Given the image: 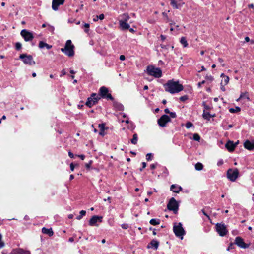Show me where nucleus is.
<instances>
[{
    "label": "nucleus",
    "mask_w": 254,
    "mask_h": 254,
    "mask_svg": "<svg viewBox=\"0 0 254 254\" xmlns=\"http://www.w3.org/2000/svg\"><path fill=\"white\" fill-rule=\"evenodd\" d=\"M168 23H169V25H170V26H172V25H175V23L172 20H171L170 22H169Z\"/></svg>",
    "instance_id": "54"
},
{
    "label": "nucleus",
    "mask_w": 254,
    "mask_h": 254,
    "mask_svg": "<svg viewBox=\"0 0 254 254\" xmlns=\"http://www.w3.org/2000/svg\"><path fill=\"white\" fill-rule=\"evenodd\" d=\"M216 229L217 232L221 236H224L228 233L226 226L223 223H217L216 224Z\"/></svg>",
    "instance_id": "10"
},
{
    "label": "nucleus",
    "mask_w": 254,
    "mask_h": 254,
    "mask_svg": "<svg viewBox=\"0 0 254 254\" xmlns=\"http://www.w3.org/2000/svg\"><path fill=\"white\" fill-rule=\"evenodd\" d=\"M2 236L0 234V249L3 248L4 246V243L1 241Z\"/></svg>",
    "instance_id": "44"
},
{
    "label": "nucleus",
    "mask_w": 254,
    "mask_h": 254,
    "mask_svg": "<svg viewBox=\"0 0 254 254\" xmlns=\"http://www.w3.org/2000/svg\"><path fill=\"white\" fill-rule=\"evenodd\" d=\"M86 212L85 210H81L80 212V215L76 217L77 220H80L86 215Z\"/></svg>",
    "instance_id": "35"
},
{
    "label": "nucleus",
    "mask_w": 254,
    "mask_h": 254,
    "mask_svg": "<svg viewBox=\"0 0 254 254\" xmlns=\"http://www.w3.org/2000/svg\"><path fill=\"white\" fill-rule=\"evenodd\" d=\"M99 94L102 98L111 100H114V98L112 97V95L109 93L108 89L105 86H102L100 88Z\"/></svg>",
    "instance_id": "6"
},
{
    "label": "nucleus",
    "mask_w": 254,
    "mask_h": 254,
    "mask_svg": "<svg viewBox=\"0 0 254 254\" xmlns=\"http://www.w3.org/2000/svg\"><path fill=\"white\" fill-rule=\"evenodd\" d=\"M193 126V124L190 122H188L186 124V127L187 128H190Z\"/></svg>",
    "instance_id": "43"
},
{
    "label": "nucleus",
    "mask_w": 254,
    "mask_h": 254,
    "mask_svg": "<svg viewBox=\"0 0 254 254\" xmlns=\"http://www.w3.org/2000/svg\"><path fill=\"white\" fill-rule=\"evenodd\" d=\"M193 138L195 141H199V140L200 139V136H199V135L198 134L194 133L193 134Z\"/></svg>",
    "instance_id": "36"
},
{
    "label": "nucleus",
    "mask_w": 254,
    "mask_h": 254,
    "mask_svg": "<svg viewBox=\"0 0 254 254\" xmlns=\"http://www.w3.org/2000/svg\"><path fill=\"white\" fill-rule=\"evenodd\" d=\"M138 137L137 134H134L133 135V138L131 139V142L133 144H136L137 142Z\"/></svg>",
    "instance_id": "31"
},
{
    "label": "nucleus",
    "mask_w": 254,
    "mask_h": 254,
    "mask_svg": "<svg viewBox=\"0 0 254 254\" xmlns=\"http://www.w3.org/2000/svg\"><path fill=\"white\" fill-rule=\"evenodd\" d=\"M99 127L100 129V130H105V126L104 124H101L99 125Z\"/></svg>",
    "instance_id": "45"
},
{
    "label": "nucleus",
    "mask_w": 254,
    "mask_h": 254,
    "mask_svg": "<svg viewBox=\"0 0 254 254\" xmlns=\"http://www.w3.org/2000/svg\"><path fill=\"white\" fill-rule=\"evenodd\" d=\"M102 216L94 215L90 219L89 223L90 226H94L97 222H101L102 221Z\"/></svg>",
    "instance_id": "16"
},
{
    "label": "nucleus",
    "mask_w": 254,
    "mask_h": 254,
    "mask_svg": "<svg viewBox=\"0 0 254 254\" xmlns=\"http://www.w3.org/2000/svg\"><path fill=\"white\" fill-rule=\"evenodd\" d=\"M19 58L21 59L25 64L33 65L35 64L31 55L22 54L20 55Z\"/></svg>",
    "instance_id": "8"
},
{
    "label": "nucleus",
    "mask_w": 254,
    "mask_h": 254,
    "mask_svg": "<svg viewBox=\"0 0 254 254\" xmlns=\"http://www.w3.org/2000/svg\"><path fill=\"white\" fill-rule=\"evenodd\" d=\"M38 46L40 49H42L45 47L47 49H50L52 48V45H49L42 41L39 42Z\"/></svg>",
    "instance_id": "25"
},
{
    "label": "nucleus",
    "mask_w": 254,
    "mask_h": 254,
    "mask_svg": "<svg viewBox=\"0 0 254 254\" xmlns=\"http://www.w3.org/2000/svg\"><path fill=\"white\" fill-rule=\"evenodd\" d=\"M238 176V170L236 169L235 170L232 169H229L227 171V177L228 178L232 181H234L236 180Z\"/></svg>",
    "instance_id": "13"
},
{
    "label": "nucleus",
    "mask_w": 254,
    "mask_h": 254,
    "mask_svg": "<svg viewBox=\"0 0 254 254\" xmlns=\"http://www.w3.org/2000/svg\"><path fill=\"white\" fill-rule=\"evenodd\" d=\"M164 112H165V113H166V114H169V113H170V111H169V109H168V108L165 109L164 110Z\"/></svg>",
    "instance_id": "63"
},
{
    "label": "nucleus",
    "mask_w": 254,
    "mask_h": 254,
    "mask_svg": "<svg viewBox=\"0 0 254 254\" xmlns=\"http://www.w3.org/2000/svg\"><path fill=\"white\" fill-rule=\"evenodd\" d=\"M221 77L222 78L221 84L226 85L229 82V78L227 76H225L224 74H222Z\"/></svg>",
    "instance_id": "27"
},
{
    "label": "nucleus",
    "mask_w": 254,
    "mask_h": 254,
    "mask_svg": "<svg viewBox=\"0 0 254 254\" xmlns=\"http://www.w3.org/2000/svg\"><path fill=\"white\" fill-rule=\"evenodd\" d=\"M129 16L128 13H125L120 16L119 21H122L123 22H127L129 19Z\"/></svg>",
    "instance_id": "24"
},
{
    "label": "nucleus",
    "mask_w": 254,
    "mask_h": 254,
    "mask_svg": "<svg viewBox=\"0 0 254 254\" xmlns=\"http://www.w3.org/2000/svg\"><path fill=\"white\" fill-rule=\"evenodd\" d=\"M104 131L105 130H100L99 134L101 136H104L105 134Z\"/></svg>",
    "instance_id": "57"
},
{
    "label": "nucleus",
    "mask_w": 254,
    "mask_h": 254,
    "mask_svg": "<svg viewBox=\"0 0 254 254\" xmlns=\"http://www.w3.org/2000/svg\"><path fill=\"white\" fill-rule=\"evenodd\" d=\"M125 56L123 55H122L120 56V59L121 60V61H123V60H125Z\"/></svg>",
    "instance_id": "55"
},
{
    "label": "nucleus",
    "mask_w": 254,
    "mask_h": 254,
    "mask_svg": "<svg viewBox=\"0 0 254 254\" xmlns=\"http://www.w3.org/2000/svg\"><path fill=\"white\" fill-rule=\"evenodd\" d=\"M236 244L237 245H238V236H237L236 238H235V242H234V243H231L229 246L228 247V248H227V250L228 251H229L232 249L234 248V244Z\"/></svg>",
    "instance_id": "30"
},
{
    "label": "nucleus",
    "mask_w": 254,
    "mask_h": 254,
    "mask_svg": "<svg viewBox=\"0 0 254 254\" xmlns=\"http://www.w3.org/2000/svg\"><path fill=\"white\" fill-rule=\"evenodd\" d=\"M20 34L26 42L31 41L34 38L33 33L26 29L21 30Z\"/></svg>",
    "instance_id": "11"
},
{
    "label": "nucleus",
    "mask_w": 254,
    "mask_h": 254,
    "mask_svg": "<svg viewBox=\"0 0 254 254\" xmlns=\"http://www.w3.org/2000/svg\"><path fill=\"white\" fill-rule=\"evenodd\" d=\"M169 0L171 1V5L175 9L180 8L185 4V3L182 1V0H178L177 1H176L175 0Z\"/></svg>",
    "instance_id": "15"
},
{
    "label": "nucleus",
    "mask_w": 254,
    "mask_h": 254,
    "mask_svg": "<svg viewBox=\"0 0 254 254\" xmlns=\"http://www.w3.org/2000/svg\"><path fill=\"white\" fill-rule=\"evenodd\" d=\"M170 121L171 119L168 115H163L158 120L157 123L160 127H165L166 124Z\"/></svg>",
    "instance_id": "12"
},
{
    "label": "nucleus",
    "mask_w": 254,
    "mask_h": 254,
    "mask_svg": "<svg viewBox=\"0 0 254 254\" xmlns=\"http://www.w3.org/2000/svg\"><path fill=\"white\" fill-rule=\"evenodd\" d=\"M245 148L248 150H252L254 149V142L247 140L244 143Z\"/></svg>",
    "instance_id": "19"
},
{
    "label": "nucleus",
    "mask_w": 254,
    "mask_h": 254,
    "mask_svg": "<svg viewBox=\"0 0 254 254\" xmlns=\"http://www.w3.org/2000/svg\"><path fill=\"white\" fill-rule=\"evenodd\" d=\"M77 156L80 158L82 160H84L85 158V156L84 155H78Z\"/></svg>",
    "instance_id": "58"
},
{
    "label": "nucleus",
    "mask_w": 254,
    "mask_h": 254,
    "mask_svg": "<svg viewBox=\"0 0 254 254\" xmlns=\"http://www.w3.org/2000/svg\"><path fill=\"white\" fill-rule=\"evenodd\" d=\"M21 46H22V45L19 42H17L16 44H15V49L17 50H19L21 48Z\"/></svg>",
    "instance_id": "40"
},
{
    "label": "nucleus",
    "mask_w": 254,
    "mask_h": 254,
    "mask_svg": "<svg viewBox=\"0 0 254 254\" xmlns=\"http://www.w3.org/2000/svg\"><path fill=\"white\" fill-rule=\"evenodd\" d=\"M142 168L140 169V171H142L143 168H145L146 166V164L145 162H142Z\"/></svg>",
    "instance_id": "49"
},
{
    "label": "nucleus",
    "mask_w": 254,
    "mask_h": 254,
    "mask_svg": "<svg viewBox=\"0 0 254 254\" xmlns=\"http://www.w3.org/2000/svg\"><path fill=\"white\" fill-rule=\"evenodd\" d=\"M160 38L162 40V41H164L165 39H166V37L165 36L163 35H161L160 36Z\"/></svg>",
    "instance_id": "64"
},
{
    "label": "nucleus",
    "mask_w": 254,
    "mask_h": 254,
    "mask_svg": "<svg viewBox=\"0 0 254 254\" xmlns=\"http://www.w3.org/2000/svg\"><path fill=\"white\" fill-rule=\"evenodd\" d=\"M74 46L72 44L71 41L70 40H68L66 42L64 48H62L61 50L66 55H67L69 57H72L74 54Z\"/></svg>",
    "instance_id": "2"
},
{
    "label": "nucleus",
    "mask_w": 254,
    "mask_h": 254,
    "mask_svg": "<svg viewBox=\"0 0 254 254\" xmlns=\"http://www.w3.org/2000/svg\"><path fill=\"white\" fill-rule=\"evenodd\" d=\"M84 27L85 28V32L86 33H87L88 31H89V26H90V24H88V23H85L83 25Z\"/></svg>",
    "instance_id": "39"
},
{
    "label": "nucleus",
    "mask_w": 254,
    "mask_h": 254,
    "mask_svg": "<svg viewBox=\"0 0 254 254\" xmlns=\"http://www.w3.org/2000/svg\"><path fill=\"white\" fill-rule=\"evenodd\" d=\"M202 212L203 213V214L205 215L206 216H207L208 218H209V215H207V214L205 212V210L204 209H202Z\"/></svg>",
    "instance_id": "60"
},
{
    "label": "nucleus",
    "mask_w": 254,
    "mask_h": 254,
    "mask_svg": "<svg viewBox=\"0 0 254 254\" xmlns=\"http://www.w3.org/2000/svg\"><path fill=\"white\" fill-rule=\"evenodd\" d=\"M169 115H170V117H171L172 118H175L176 117V114L175 112H170L169 113Z\"/></svg>",
    "instance_id": "47"
},
{
    "label": "nucleus",
    "mask_w": 254,
    "mask_h": 254,
    "mask_svg": "<svg viewBox=\"0 0 254 254\" xmlns=\"http://www.w3.org/2000/svg\"><path fill=\"white\" fill-rule=\"evenodd\" d=\"M238 111V107H236L235 109L234 108H230L229 112L232 113H234L235 112Z\"/></svg>",
    "instance_id": "42"
},
{
    "label": "nucleus",
    "mask_w": 254,
    "mask_h": 254,
    "mask_svg": "<svg viewBox=\"0 0 254 254\" xmlns=\"http://www.w3.org/2000/svg\"><path fill=\"white\" fill-rule=\"evenodd\" d=\"M205 82H206V81H205V80H203L202 82H199L198 83V86L199 87H200L201 86V85L204 84Z\"/></svg>",
    "instance_id": "52"
},
{
    "label": "nucleus",
    "mask_w": 254,
    "mask_h": 254,
    "mask_svg": "<svg viewBox=\"0 0 254 254\" xmlns=\"http://www.w3.org/2000/svg\"><path fill=\"white\" fill-rule=\"evenodd\" d=\"M164 20L166 22H170V21L171 20V19H170L168 16H167V17H165L164 18Z\"/></svg>",
    "instance_id": "59"
},
{
    "label": "nucleus",
    "mask_w": 254,
    "mask_h": 254,
    "mask_svg": "<svg viewBox=\"0 0 254 254\" xmlns=\"http://www.w3.org/2000/svg\"><path fill=\"white\" fill-rule=\"evenodd\" d=\"M147 73L155 78H159L162 76V71L160 68L155 67L152 65H148L146 69Z\"/></svg>",
    "instance_id": "3"
},
{
    "label": "nucleus",
    "mask_w": 254,
    "mask_h": 254,
    "mask_svg": "<svg viewBox=\"0 0 254 254\" xmlns=\"http://www.w3.org/2000/svg\"><path fill=\"white\" fill-rule=\"evenodd\" d=\"M165 90L171 94L178 93L183 90V86L179 84V81H175L173 80H170L163 85Z\"/></svg>",
    "instance_id": "1"
},
{
    "label": "nucleus",
    "mask_w": 254,
    "mask_h": 254,
    "mask_svg": "<svg viewBox=\"0 0 254 254\" xmlns=\"http://www.w3.org/2000/svg\"><path fill=\"white\" fill-rule=\"evenodd\" d=\"M180 43L183 45L184 47H187L188 45L186 38L184 37L181 38Z\"/></svg>",
    "instance_id": "33"
},
{
    "label": "nucleus",
    "mask_w": 254,
    "mask_h": 254,
    "mask_svg": "<svg viewBox=\"0 0 254 254\" xmlns=\"http://www.w3.org/2000/svg\"><path fill=\"white\" fill-rule=\"evenodd\" d=\"M152 156L151 153H147L146 155V159L147 161H149L152 160Z\"/></svg>",
    "instance_id": "38"
},
{
    "label": "nucleus",
    "mask_w": 254,
    "mask_h": 254,
    "mask_svg": "<svg viewBox=\"0 0 254 254\" xmlns=\"http://www.w3.org/2000/svg\"><path fill=\"white\" fill-rule=\"evenodd\" d=\"M237 144H238V140L236 142L235 144L232 141H229L226 144L225 146L230 152H232Z\"/></svg>",
    "instance_id": "18"
},
{
    "label": "nucleus",
    "mask_w": 254,
    "mask_h": 254,
    "mask_svg": "<svg viewBox=\"0 0 254 254\" xmlns=\"http://www.w3.org/2000/svg\"><path fill=\"white\" fill-rule=\"evenodd\" d=\"M65 0H53L52 4V8L54 11H57L60 5H63Z\"/></svg>",
    "instance_id": "14"
},
{
    "label": "nucleus",
    "mask_w": 254,
    "mask_h": 254,
    "mask_svg": "<svg viewBox=\"0 0 254 254\" xmlns=\"http://www.w3.org/2000/svg\"><path fill=\"white\" fill-rule=\"evenodd\" d=\"M203 165L202 163L198 162L195 165V168L196 170L200 171L203 169Z\"/></svg>",
    "instance_id": "32"
},
{
    "label": "nucleus",
    "mask_w": 254,
    "mask_h": 254,
    "mask_svg": "<svg viewBox=\"0 0 254 254\" xmlns=\"http://www.w3.org/2000/svg\"><path fill=\"white\" fill-rule=\"evenodd\" d=\"M66 72L65 69H63L61 71V76L66 75Z\"/></svg>",
    "instance_id": "50"
},
{
    "label": "nucleus",
    "mask_w": 254,
    "mask_h": 254,
    "mask_svg": "<svg viewBox=\"0 0 254 254\" xmlns=\"http://www.w3.org/2000/svg\"><path fill=\"white\" fill-rule=\"evenodd\" d=\"M202 116H203V118L204 119H206V120H210V118L211 117H214V115L211 116L209 112H206L205 110H204V111H203Z\"/></svg>",
    "instance_id": "29"
},
{
    "label": "nucleus",
    "mask_w": 254,
    "mask_h": 254,
    "mask_svg": "<svg viewBox=\"0 0 254 254\" xmlns=\"http://www.w3.org/2000/svg\"><path fill=\"white\" fill-rule=\"evenodd\" d=\"M99 19L103 20L104 18V15L103 14H100L99 16H98Z\"/></svg>",
    "instance_id": "51"
},
{
    "label": "nucleus",
    "mask_w": 254,
    "mask_h": 254,
    "mask_svg": "<svg viewBox=\"0 0 254 254\" xmlns=\"http://www.w3.org/2000/svg\"><path fill=\"white\" fill-rule=\"evenodd\" d=\"M221 89L223 91H225V88L224 87V84H221Z\"/></svg>",
    "instance_id": "62"
},
{
    "label": "nucleus",
    "mask_w": 254,
    "mask_h": 254,
    "mask_svg": "<svg viewBox=\"0 0 254 254\" xmlns=\"http://www.w3.org/2000/svg\"><path fill=\"white\" fill-rule=\"evenodd\" d=\"M149 222L152 225H156L159 224L160 220L156 219H151Z\"/></svg>",
    "instance_id": "34"
},
{
    "label": "nucleus",
    "mask_w": 254,
    "mask_h": 254,
    "mask_svg": "<svg viewBox=\"0 0 254 254\" xmlns=\"http://www.w3.org/2000/svg\"><path fill=\"white\" fill-rule=\"evenodd\" d=\"M173 232L177 237L180 238L181 239H183V236L185 234V230H184L181 223L174 224L173 226Z\"/></svg>",
    "instance_id": "4"
},
{
    "label": "nucleus",
    "mask_w": 254,
    "mask_h": 254,
    "mask_svg": "<svg viewBox=\"0 0 254 254\" xmlns=\"http://www.w3.org/2000/svg\"><path fill=\"white\" fill-rule=\"evenodd\" d=\"M188 99L187 95H184L180 97V100L182 102H184Z\"/></svg>",
    "instance_id": "41"
},
{
    "label": "nucleus",
    "mask_w": 254,
    "mask_h": 254,
    "mask_svg": "<svg viewBox=\"0 0 254 254\" xmlns=\"http://www.w3.org/2000/svg\"><path fill=\"white\" fill-rule=\"evenodd\" d=\"M170 190L174 192L179 193L182 190V188L178 185L173 184L170 187Z\"/></svg>",
    "instance_id": "20"
},
{
    "label": "nucleus",
    "mask_w": 254,
    "mask_h": 254,
    "mask_svg": "<svg viewBox=\"0 0 254 254\" xmlns=\"http://www.w3.org/2000/svg\"><path fill=\"white\" fill-rule=\"evenodd\" d=\"M93 161L92 160H90L89 163H86L85 164V166L87 168V169H89L91 167V165L92 164Z\"/></svg>",
    "instance_id": "46"
},
{
    "label": "nucleus",
    "mask_w": 254,
    "mask_h": 254,
    "mask_svg": "<svg viewBox=\"0 0 254 254\" xmlns=\"http://www.w3.org/2000/svg\"><path fill=\"white\" fill-rule=\"evenodd\" d=\"M68 155L71 158H74V154L71 151L68 152Z\"/></svg>",
    "instance_id": "53"
},
{
    "label": "nucleus",
    "mask_w": 254,
    "mask_h": 254,
    "mask_svg": "<svg viewBox=\"0 0 254 254\" xmlns=\"http://www.w3.org/2000/svg\"><path fill=\"white\" fill-rule=\"evenodd\" d=\"M206 82H211L213 80V77L211 75L206 76Z\"/></svg>",
    "instance_id": "37"
},
{
    "label": "nucleus",
    "mask_w": 254,
    "mask_h": 254,
    "mask_svg": "<svg viewBox=\"0 0 254 254\" xmlns=\"http://www.w3.org/2000/svg\"><path fill=\"white\" fill-rule=\"evenodd\" d=\"M70 169L72 171H73L74 170V168H75V166L73 164V163H71L70 165Z\"/></svg>",
    "instance_id": "48"
},
{
    "label": "nucleus",
    "mask_w": 254,
    "mask_h": 254,
    "mask_svg": "<svg viewBox=\"0 0 254 254\" xmlns=\"http://www.w3.org/2000/svg\"><path fill=\"white\" fill-rule=\"evenodd\" d=\"M251 244V243H245L244 241V240L239 237V247H241L243 249L248 248Z\"/></svg>",
    "instance_id": "21"
},
{
    "label": "nucleus",
    "mask_w": 254,
    "mask_h": 254,
    "mask_svg": "<svg viewBox=\"0 0 254 254\" xmlns=\"http://www.w3.org/2000/svg\"><path fill=\"white\" fill-rule=\"evenodd\" d=\"M251 100L248 92L242 93L239 96V103L244 107H248L250 105Z\"/></svg>",
    "instance_id": "5"
},
{
    "label": "nucleus",
    "mask_w": 254,
    "mask_h": 254,
    "mask_svg": "<svg viewBox=\"0 0 254 254\" xmlns=\"http://www.w3.org/2000/svg\"><path fill=\"white\" fill-rule=\"evenodd\" d=\"M167 208L176 214L179 208V204L174 197H172L167 204Z\"/></svg>",
    "instance_id": "7"
},
{
    "label": "nucleus",
    "mask_w": 254,
    "mask_h": 254,
    "mask_svg": "<svg viewBox=\"0 0 254 254\" xmlns=\"http://www.w3.org/2000/svg\"><path fill=\"white\" fill-rule=\"evenodd\" d=\"M149 244L151 245V247L154 248V249L156 250L158 247L159 242L155 240H152Z\"/></svg>",
    "instance_id": "28"
},
{
    "label": "nucleus",
    "mask_w": 254,
    "mask_h": 254,
    "mask_svg": "<svg viewBox=\"0 0 254 254\" xmlns=\"http://www.w3.org/2000/svg\"><path fill=\"white\" fill-rule=\"evenodd\" d=\"M42 232L44 234L48 235L49 236H53L54 234L52 228L47 229L45 227H43L42 229Z\"/></svg>",
    "instance_id": "22"
},
{
    "label": "nucleus",
    "mask_w": 254,
    "mask_h": 254,
    "mask_svg": "<svg viewBox=\"0 0 254 254\" xmlns=\"http://www.w3.org/2000/svg\"><path fill=\"white\" fill-rule=\"evenodd\" d=\"M156 168V164H152L150 165V169H154Z\"/></svg>",
    "instance_id": "56"
},
{
    "label": "nucleus",
    "mask_w": 254,
    "mask_h": 254,
    "mask_svg": "<svg viewBox=\"0 0 254 254\" xmlns=\"http://www.w3.org/2000/svg\"><path fill=\"white\" fill-rule=\"evenodd\" d=\"M122 227L123 228V229H126L128 228V226L126 224H123L122 225Z\"/></svg>",
    "instance_id": "61"
},
{
    "label": "nucleus",
    "mask_w": 254,
    "mask_h": 254,
    "mask_svg": "<svg viewBox=\"0 0 254 254\" xmlns=\"http://www.w3.org/2000/svg\"><path fill=\"white\" fill-rule=\"evenodd\" d=\"M10 254H30V252L25 251L22 249H13Z\"/></svg>",
    "instance_id": "17"
},
{
    "label": "nucleus",
    "mask_w": 254,
    "mask_h": 254,
    "mask_svg": "<svg viewBox=\"0 0 254 254\" xmlns=\"http://www.w3.org/2000/svg\"><path fill=\"white\" fill-rule=\"evenodd\" d=\"M100 99L96 93H92L91 97H88L86 102V105L91 108L93 105L97 103L98 100Z\"/></svg>",
    "instance_id": "9"
},
{
    "label": "nucleus",
    "mask_w": 254,
    "mask_h": 254,
    "mask_svg": "<svg viewBox=\"0 0 254 254\" xmlns=\"http://www.w3.org/2000/svg\"><path fill=\"white\" fill-rule=\"evenodd\" d=\"M119 24L122 30L128 29L130 27L129 25L127 22L119 21Z\"/></svg>",
    "instance_id": "23"
},
{
    "label": "nucleus",
    "mask_w": 254,
    "mask_h": 254,
    "mask_svg": "<svg viewBox=\"0 0 254 254\" xmlns=\"http://www.w3.org/2000/svg\"><path fill=\"white\" fill-rule=\"evenodd\" d=\"M113 104L114 107L117 110L121 111L124 110V106L122 104L117 102H114Z\"/></svg>",
    "instance_id": "26"
}]
</instances>
